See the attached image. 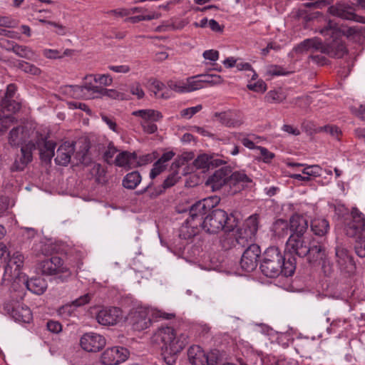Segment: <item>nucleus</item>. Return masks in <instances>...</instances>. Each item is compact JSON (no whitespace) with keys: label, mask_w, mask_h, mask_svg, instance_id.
<instances>
[{"label":"nucleus","mask_w":365,"mask_h":365,"mask_svg":"<svg viewBox=\"0 0 365 365\" xmlns=\"http://www.w3.org/2000/svg\"><path fill=\"white\" fill-rule=\"evenodd\" d=\"M319 32L325 38V43L318 38H313V43L309 51L312 54L319 51L331 58H340L347 53L345 44L341 41L344 33L336 23L329 20L326 26L319 29Z\"/></svg>","instance_id":"obj_1"},{"label":"nucleus","mask_w":365,"mask_h":365,"mask_svg":"<svg viewBox=\"0 0 365 365\" xmlns=\"http://www.w3.org/2000/svg\"><path fill=\"white\" fill-rule=\"evenodd\" d=\"M156 335L162 342L160 360L165 365H175L180 354L189 343L188 336L170 327L159 329Z\"/></svg>","instance_id":"obj_2"},{"label":"nucleus","mask_w":365,"mask_h":365,"mask_svg":"<svg viewBox=\"0 0 365 365\" xmlns=\"http://www.w3.org/2000/svg\"><path fill=\"white\" fill-rule=\"evenodd\" d=\"M174 317V314L166 313L148 307L140 306L130 312L129 320L133 329L142 331L150 327L152 319L154 318L171 319Z\"/></svg>","instance_id":"obj_3"},{"label":"nucleus","mask_w":365,"mask_h":365,"mask_svg":"<svg viewBox=\"0 0 365 365\" xmlns=\"http://www.w3.org/2000/svg\"><path fill=\"white\" fill-rule=\"evenodd\" d=\"M293 233L289 236L287 245L299 257H304L307 255L309 250L307 246L313 235L322 237L327 234V230H293Z\"/></svg>","instance_id":"obj_4"},{"label":"nucleus","mask_w":365,"mask_h":365,"mask_svg":"<svg viewBox=\"0 0 365 365\" xmlns=\"http://www.w3.org/2000/svg\"><path fill=\"white\" fill-rule=\"evenodd\" d=\"M37 271L44 276H54L61 282L71 277L72 272L59 257H52L40 261L36 265Z\"/></svg>","instance_id":"obj_5"},{"label":"nucleus","mask_w":365,"mask_h":365,"mask_svg":"<svg viewBox=\"0 0 365 365\" xmlns=\"http://www.w3.org/2000/svg\"><path fill=\"white\" fill-rule=\"evenodd\" d=\"M220 201L217 197L205 198L193 204L190 208V217L185 220L189 228H197L205 219V215Z\"/></svg>","instance_id":"obj_6"},{"label":"nucleus","mask_w":365,"mask_h":365,"mask_svg":"<svg viewBox=\"0 0 365 365\" xmlns=\"http://www.w3.org/2000/svg\"><path fill=\"white\" fill-rule=\"evenodd\" d=\"M238 222L233 215L220 209L215 210L207 215L201 224V228H237Z\"/></svg>","instance_id":"obj_7"},{"label":"nucleus","mask_w":365,"mask_h":365,"mask_svg":"<svg viewBox=\"0 0 365 365\" xmlns=\"http://www.w3.org/2000/svg\"><path fill=\"white\" fill-rule=\"evenodd\" d=\"M283 256L277 247H269L264 252V257L260 265L263 274L274 278L280 274L281 262Z\"/></svg>","instance_id":"obj_8"},{"label":"nucleus","mask_w":365,"mask_h":365,"mask_svg":"<svg viewBox=\"0 0 365 365\" xmlns=\"http://www.w3.org/2000/svg\"><path fill=\"white\" fill-rule=\"evenodd\" d=\"M33 252L36 257L40 255L48 256L54 253L67 255L71 250L70 246L62 241H53L45 239L34 245Z\"/></svg>","instance_id":"obj_9"},{"label":"nucleus","mask_w":365,"mask_h":365,"mask_svg":"<svg viewBox=\"0 0 365 365\" xmlns=\"http://www.w3.org/2000/svg\"><path fill=\"white\" fill-rule=\"evenodd\" d=\"M187 359L192 365H218L219 360L216 353L207 354L198 345H192L189 347Z\"/></svg>","instance_id":"obj_10"},{"label":"nucleus","mask_w":365,"mask_h":365,"mask_svg":"<svg viewBox=\"0 0 365 365\" xmlns=\"http://www.w3.org/2000/svg\"><path fill=\"white\" fill-rule=\"evenodd\" d=\"M134 116L140 117L143 130L145 133L153 134L158 130V126L155 122L159 121L163 118L160 112L153 109H142L135 110L132 113Z\"/></svg>","instance_id":"obj_11"},{"label":"nucleus","mask_w":365,"mask_h":365,"mask_svg":"<svg viewBox=\"0 0 365 365\" xmlns=\"http://www.w3.org/2000/svg\"><path fill=\"white\" fill-rule=\"evenodd\" d=\"M85 81L82 86H70L69 88L73 92V98H82L86 99H93L101 97V93L103 87L93 84V79L84 78Z\"/></svg>","instance_id":"obj_12"},{"label":"nucleus","mask_w":365,"mask_h":365,"mask_svg":"<svg viewBox=\"0 0 365 365\" xmlns=\"http://www.w3.org/2000/svg\"><path fill=\"white\" fill-rule=\"evenodd\" d=\"M4 309L15 321L29 323L32 320V313L30 309L18 302H6Z\"/></svg>","instance_id":"obj_13"},{"label":"nucleus","mask_w":365,"mask_h":365,"mask_svg":"<svg viewBox=\"0 0 365 365\" xmlns=\"http://www.w3.org/2000/svg\"><path fill=\"white\" fill-rule=\"evenodd\" d=\"M97 322L103 326H113L123 319L122 310L115 307H103L96 314Z\"/></svg>","instance_id":"obj_14"},{"label":"nucleus","mask_w":365,"mask_h":365,"mask_svg":"<svg viewBox=\"0 0 365 365\" xmlns=\"http://www.w3.org/2000/svg\"><path fill=\"white\" fill-rule=\"evenodd\" d=\"M129 351L122 346H113L106 349L101 354V361L105 365H118L124 362L128 357Z\"/></svg>","instance_id":"obj_15"},{"label":"nucleus","mask_w":365,"mask_h":365,"mask_svg":"<svg viewBox=\"0 0 365 365\" xmlns=\"http://www.w3.org/2000/svg\"><path fill=\"white\" fill-rule=\"evenodd\" d=\"M31 140L34 141L35 150L38 149L39 150L41 159L50 162L55 154L56 143L53 140H48L46 137L38 133H36L35 137Z\"/></svg>","instance_id":"obj_16"},{"label":"nucleus","mask_w":365,"mask_h":365,"mask_svg":"<svg viewBox=\"0 0 365 365\" xmlns=\"http://www.w3.org/2000/svg\"><path fill=\"white\" fill-rule=\"evenodd\" d=\"M261 254V250L257 244H251L244 251L241 260L240 266L246 272H252L257 266L258 259Z\"/></svg>","instance_id":"obj_17"},{"label":"nucleus","mask_w":365,"mask_h":365,"mask_svg":"<svg viewBox=\"0 0 365 365\" xmlns=\"http://www.w3.org/2000/svg\"><path fill=\"white\" fill-rule=\"evenodd\" d=\"M235 230H226L225 237L229 238V244H233L234 237L236 242L241 247H245L251 244H255L257 230H237L236 234L232 232Z\"/></svg>","instance_id":"obj_18"},{"label":"nucleus","mask_w":365,"mask_h":365,"mask_svg":"<svg viewBox=\"0 0 365 365\" xmlns=\"http://www.w3.org/2000/svg\"><path fill=\"white\" fill-rule=\"evenodd\" d=\"M24 257L19 252L13 254L12 257H9L4 265V279L11 281L17 277L20 274V269L23 265Z\"/></svg>","instance_id":"obj_19"},{"label":"nucleus","mask_w":365,"mask_h":365,"mask_svg":"<svg viewBox=\"0 0 365 365\" xmlns=\"http://www.w3.org/2000/svg\"><path fill=\"white\" fill-rule=\"evenodd\" d=\"M106 339L101 334L88 332L84 334L80 340L83 349L88 352H97L106 345Z\"/></svg>","instance_id":"obj_20"},{"label":"nucleus","mask_w":365,"mask_h":365,"mask_svg":"<svg viewBox=\"0 0 365 365\" xmlns=\"http://www.w3.org/2000/svg\"><path fill=\"white\" fill-rule=\"evenodd\" d=\"M34 150H35V145L34 144L33 140H30L27 144L21 146V156H19L15 159L12 166L11 167V170L12 172L24 170L27 165L32 161V153Z\"/></svg>","instance_id":"obj_21"},{"label":"nucleus","mask_w":365,"mask_h":365,"mask_svg":"<svg viewBox=\"0 0 365 365\" xmlns=\"http://www.w3.org/2000/svg\"><path fill=\"white\" fill-rule=\"evenodd\" d=\"M230 173L231 170L228 168H221L208 178L206 185L210 186L213 191L218 190L226 183L230 184Z\"/></svg>","instance_id":"obj_22"},{"label":"nucleus","mask_w":365,"mask_h":365,"mask_svg":"<svg viewBox=\"0 0 365 365\" xmlns=\"http://www.w3.org/2000/svg\"><path fill=\"white\" fill-rule=\"evenodd\" d=\"M30 138L29 130L25 126H17L12 128L9 135V143L17 147L27 144Z\"/></svg>","instance_id":"obj_23"},{"label":"nucleus","mask_w":365,"mask_h":365,"mask_svg":"<svg viewBox=\"0 0 365 365\" xmlns=\"http://www.w3.org/2000/svg\"><path fill=\"white\" fill-rule=\"evenodd\" d=\"M21 105L11 98H4L0 103V119L5 118L3 122L6 120L15 121V118L12 115L19 111Z\"/></svg>","instance_id":"obj_24"},{"label":"nucleus","mask_w":365,"mask_h":365,"mask_svg":"<svg viewBox=\"0 0 365 365\" xmlns=\"http://www.w3.org/2000/svg\"><path fill=\"white\" fill-rule=\"evenodd\" d=\"M75 150L74 143L66 142L61 145L56 150L55 163L57 165L66 166L71 161V155Z\"/></svg>","instance_id":"obj_25"},{"label":"nucleus","mask_w":365,"mask_h":365,"mask_svg":"<svg viewBox=\"0 0 365 365\" xmlns=\"http://www.w3.org/2000/svg\"><path fill=\"white\" fill-rule=\"evenodd\" d=\"M137 160V155L135 153H130L128 151H123L117 155L114 164L120 168L129 170L135 167V161Z\"/></svg>","instance_id":"obj_26"},{"label":"nucleus","mask_w":365,"mask_h":365,"mask_svg":"<svg viewBox=\"0 0 365 365\" xmlns=\"http://www.w3.org/2000/svg\"><path fill=\"white\" fill-rule=\"evenodd\" d=\"M349 5L346 4H336L329 8V12L332 15L343 19L350 20L353 18V12L348 11Z\"/></svg>","instance_id":"obj_27"},{"label":"nucleus","mask_w":365,"mask_h":365,"mask_svg":"<svg viewBox=\"0 0 365 365\" xmlns=\"http://www.w3.org/2000/svg\"><path fill=\"white\" fill-rule=\"evenodd\" d=\"M25 284L29 291L38 295L43 294L47 287L46 282L41 277L31 278Z\"/></svg>","instance_id":"obj_28"},{"label":"nucleus","mask_w":365,"mask_h":365,"mask_svg":"<svg viewBox=\"0 0 365 365\" xmlns=\"http://www.w3.org/2000/svg\"><path fill=\"white\" fill-rule=\"evenodd\" d=\"M142 177L138 171H133L125 175L122 185L128 190H134L140 183Z\"/></svg>","instance_id":"obj_29"},{"label":"nucleus","mask_w":365,"mask_h":365,"mask_svg":"<svg viewBox=\"0 0 365 365\" xmlns=\"http://www.w3.org/2000/svg\"><path fill=\"white\" fill-rule=\"evenodd\" d=\"M8 51H12L15 54L21 58H24L29 60L35 58V53L28 46L19 45L16 43H12L11 47L6 48Z\"/></svg>","instance_id":"obj_30"},{"label":"nucleus","mask_w":365,"mask_h":365,"mask_svg":"<svg viewBox=\"0 0 365 365\" xmlns=\"http://www.w3.org/2000/svg\"><path fill=\"white\" fill-rule=\"evenodd\" d=\"M252 182V179L245 171H235L230 174V185H241L242 187Z\"/></svg>","instance_id":"obj_31"},{"label":"nucleus","mask_w":365,"mask_h":365,"mask_svg":"<svg viewBox=\"0 0 365 365\" xmlns=\"http://www.w3.org/2000/svg\"><path fill=\"white\" fill-rule=\"evenodd\" d=\"M356 236L355 251L361 258L365 257V230H354Z\"/></svg>","instance_id":"obj_32"},{"label":"nucleus","mask_w":365,"mask_h":365,"mask_svg":"<svg viewBox=\"0 0 365 365\" xmlns=\"http://www.w3.org/2000/svg\"><path fill=\"white\" fill-rule=\"evenodd\" d=\"M264 98L266 102L269 103H280L287 98V95L285 92L279 88L267 92Z\"/></svg>","instance_id":"obj_33"},{"label":"nucleus","mask_w":365,"mask_h":365,"mask_svg":"<svg viewBox=\"0 0 365 365\" xmlns=\"http://www.w3.org/2000/svg\"><path fill=\"white\" fill-rule=\"evenodd\" d=\"M215 117L227 127H238L242 125V121L232 118L230 113L227 112L215 113Z\"/></svg>","instance_id":"obj_34"},{"label":"nucleus","mask_w":365,"mask_h":365,"mask_svg":"<svg viewBox=\"0 0 365 365\" xmlns=\"http://www.w3.org/2000/svg\"><path fill=\"white\" fill-rule=\"evenodd\" d=\"M336 257L337 262L341 267L351 265L353 266L352 258L348 254L347 250L341 246L336 247Z\"/></svg>","instance_id":"obj_35"},{"label":"nucleus","mask_w":365,"mask_h":365,"mask_svg":"<svg viewBox=\"0 0 365 365\" xmlns=\"http://www.w3.org/2000/svg\"><path fill=\"white\" fill-rule=\"evenodd\" d=\"M295 269L296 262L294 257H289L288 259L283 257L281 262L280 274L285 277H289L294 274Z\"/></svg>","instance_id":"obj_36"},{"label":"nucleus","mask_w":365,"mask_h":365,"mask_svg":"<svg viewBox=\"0 0 365 365\" xmlns=\"http://www.w3.org/2000/svg\"><path fill=\"white\" fill-rule=\"evenodd\" d=\"M314 239L312 240V241ZM312 240L309 242L307 248L309 250V253L307 256H308V259L310 262H316L319 259L322 258L323 252L322 246L319 245H311Z\"/></svg>","instance_id":"obj_37"},{"label":"nucleus","mask_w":365,"mask_h":365,"mask_svg":"<svg viewBox=\"0 0 365 365\" xmlns=\"http://www.w3.org/2000/svg\"><path fill=\"white\" fill-rule=\"evenodd\" d=\"M289 228H308V220L302 215L294 214L289 220Z\"/></svg>","instance_id":"obj_38"},{"label":"nucleus","mask_w":365,"mask_h":365,"mask_svg":"<svg viewBox=\"0 0 365 365\" xmlns=\"http://www.w3.org/2000/svg\"><path fill=\"white\" fill-rule=\"evenodd\" d=\"M197 76L187 78L185 81V93H190L203 88L202 79H196Z\"/></svg>","instance_id":"obj_39"},{"label":"nucleus","mask_w":365,"mask_h":365,"mask_svg":"<svg viewBox=\"0 0 365 365\" xmlns=\"http://www.w3.org/2000/svg\"><path fill=\"white\" fill-rule=\"evenodd\" d=\"M230 138H235L240 141L245 147L250 150L257 149L258 145H255V143L245 137L243 133H232Z\"/></svg>","instance_id":"obj_40"},{"label":"nucleus","mask_w":365,"mask_h":365,"mask_svg":"<svg viewBox=\"0 0 365 365\" xmlns=\"http://www.w3.org/2000/svg\"><path fill=\"white\" fill-rule=\"evenodd\" d=\"M212 163L211 158L207 154H202L197 156L193 161V165L196 169L208 168L210 165Z\"/></svg>","instance_id":"obj_41"},{"label":"nucleus","mask_w":365,"mask_h":365,"mask_svg":"<svg viewBox=\"0 0 365 365\" xmlns=\"http://www.w3.org/2000/svg\"><path fill=\"white\" fill-rule=\"evenodd\" d=\"M86 79H93L95 83H98L104 86H110L113 82V79L109 74L88 75Z\"/></svg>","instance_id":"obj_42"},{"label":"nucleus","mask_w":365,"mask_h":365,"mask_svg":"<svg viewBox=\"0 0 365 365\" xmlns=\"http://www.w3.org/2000/svg\"><path fill=\"white\" fill-rule=\"evenodd\" d=\"M18 68L25 73L31 75L38 76L41 73V70L37 66L24 61H20L18 63Z\"/></svg>","instance_id":"obj_43"},{"label":"nucleus","mask_w":365,"mask_h":365,"mask_svg":"<svg viewBox=\"0 0 365 365\" xmlns=\"http://www.w3.org/2000/svg\"><path fill=\"white\" fill-rule=\"evenodd\" d=\"M102 96H107L112 99H117L120 101L128 100V96L127 94L119 92L114 89H107L105 88H103L101 93V97Z\"/></svg>","instance_id":"obj_44"},{"label":"nucleus","mask_w":365,"mask_h":365,"mask_svg":"<svg viewBox=\"0 0 365 365\" xmlns=\"http://www.w3.org/2000/svg\"><path fill=\"white\" fill-rule=\"evenodd\" d=\"M319 131H324L337 140H339V136L341 135V130L337 126L333 125L320 127Z\"/></svg>","instance_id":"obj_45"},{"label":"nucleus","mask_w":365,"mask_h":365,"mask_svg":"<svg viewBox=\"0 0 365 365\" xmlns=\"http://www.w3.org/2000/svg\"><path fill=\"white\" fill-rule=\"evenodd\" d=\"M202 77V82L209 83L211 86L219 85L223 83L222 78L219 75H205Z\"/></svg>","instance_id":"obj_46"},{"label":"nucleus","mask_w":365,"mask_h":365,"mask_svg":"<svg viewBox=\"0 0 365 365\" xmlns=\"http://www.w3.org/2000/svg\"><path fill=\"white\" fill-rule=\"evenodd\" d=\"M202 109V106L199 104L194 107H190L185 109H182L180 111V115L182 118H186L187 119L191 118L194 115L200 111Z\"/></svg>","instance_id":"obj_47"},{"label":"nucleus","mask_w":365,"mask_h":365,"mask_svg":"<svg viewBox=\"0 0 365 365\" xmlns=\"http://www.w3.org/2000/svg\"><path fill=\"white\" fill-rule=\"evenodd\" d=\"M168 86L173 91L178 93H185V81H168Z\"/></svg>","instance_id":"obj_48"},{"label":"nucleus","mask_w":365,"mask_h":365,"mask_svg":"<svg viewBox=\"0 0 365 365\" xmlns=\"http://www.w3.org/2000/svg\"><path fill=\"white\" fill-rule=\"evenodd\" d=\"M180 179V177L178 175V172H173L170 175L168 176V178L164 180L163 183V187L164 189H167L175 185L178 180Z\"/></svg>","instance_id":"obj_49"},{"label":"nucleus","mask_w":365,"mask_h":365,"mask_svg":"<svg viewBox=\"0 0 365 365\" xmlns=\"http://www.w3.org/2000/svg\"><path fill=\"white\" fill-rule=\"evenodd\" d=\"M351 216L353 220L358 224V226L365 227V218L362 212H361L357 208L354 207L351 210Z\"/></svg>","instance_id":"obj_50"},{"label":"nucleus","mask_w":365,"mask_h":365,"mask_svg":"<svg viewBox=\"0 0 365 365\" xmlns=\"http://www.w3.org/2000/svg\"><path fill=\"white\" fill-rule=\"evenodd\" d=\"M346 323V319H333L330 324V326L327 328V331L329 334L336 332L338 329L344 327V326Z\"/></svg>","instance_id":"obj_51"},{"label":"nucleus","mask_w":365,"mask_h":365,"mask_svg":"<svg viewBox=\"0 0 365 365\" xmlns=\"http://www.w3.org/2000/svg\"><path fill=\"white\" fill-rule=\"evenodd\" d=\"M148 82L150 83V90L154 93L155 96L165 88L164 83L157 79L151 78Z\"/></svg>","instance_id":"obj_52"},{"label":"nucleus","mask_w":365,"mask_h":365,"mask_svg":"<svg viewBox=\"0 0 365 365\" xmlns=\"http://www.w3.org/2000/svg\"><path fill=\"white\" fill-rule=\"evenodd\" d=\"M130 92L136 96L138 99H141L145 96V92L141 88L140 84L138 82H135L130 86Z\"/></svg>","instance_id":"obj_53"},{"label":"nucleus","mask_w":365,"mask_h":365,"mask_svg":"<svg viewBox=\"0 0 365 365\" xmlns=\"http://www.w3.org/2000/svg\"><path fill=\"white\" fill-rule=\"evenodd\" d=\"M259 215L253 214L250 215L245 222V228H258Z\"/></svg>","instance_id":"obj_54"},{"label":"nucleus","mask_w":365,"mask_h":365,"mask_svg":"<svg viewBox=\"0 0 365 365\" xmlns=\"http://www.w3.org/2000/svg\"><path fill=\"white\" fill-rule=\"evenodd\" d=\"M313 42V38H307L301 42L295 48V51L297 53H303L305 51H309L312 47V43Z\"/></svg>","instance_id":"obj_55"},{"label":"nucleus","mask_w":365,"mask_h":365,"mask_svg":"<svg viewBox=\"0 0 365 365\" xmlns=\"http://www.w3.org/2000/svg\"><path fill=\"white\" fill-rule=\"evenodd\" d=\"M92 295L89 293L85 294L72 302L75 307H80L90 302Z\"/></svg>","instance_id":"obj_56"},{"label":"nucleus","mask_w":365,"mask_h":365,"mask_svg":"<svg viewBox=\"0 0 365 365\" xmlns=\"http://www.w3.org/2000/svg\"><path fill=\"white\" fill-rule=\"evenodd\" d=\"M155 158V156L154 153H148L146 155H143L139 157L138 159L137 158V160L135 161V166H142L150 163L154 160Z\"/></svg>","instance_id":"obj_57"},{"label":"nucleus","mask_w":365,"mask_h":365,"mask_svg":"<svg viewBox=\"0 0 365 365\" xmlns=\"http://www.w3.org/2000/svg\"><path fill=\"white\" fill-rule=\"evenodd\" d=\"M166 168V165H162L158 160L153 164V167L150 173V178L151 179L155 178L160 175Z\"/></svg>","instance_id":"obj_58"},{"label":"nucleus","mask_w":365,"mask_h":365,"mask_svg":"<svg viewBox=\"0 0 365 365\" xmlns=\"http://www.w3.org/2000/svg\"><path fill=\"white\" fill-rule=\"evenodd\" d=\"M247 88L250 91L255 92H264L266 91V83L263 81H258L255 83H250Z\"/></svg>","instance_id":"obj_59"},{"label":"nucleus","mask_w":365,"mask_h":365,"mask_svg":"<svg viewBox=\"0 0 365 365\" xmlns=\"http://www.w3.org/2000/svg\"><path fill=\"white\" fill-rule=\"evenodd\" d=\"M257 150H259L261 155L262 156L263 162L268 163L274 158V154L269 151L266 148L262 146H257Z\"/></svg>","instance_id":"obj_60"},{"label":"nucleus","mask_w":365,"mask_h":365,"mask_svg":"<svg viewBox=\"0 0 365 365\" xmlns=\"http://www.w3.org/2000/svg\"><path fill=\"white\" fill-rule=\"evenodd\" d=\"M74 308L75 307L72 302L71 304H67L59 308L58 314L63 317H69L73 313Z\"/></svg>","instance_id":"obj_61"},{"label":"nucleus","mask_w":365,"mask_h":365,"mask_svg":"<svg viewBox=\"0 0 365 365\" xmlns=\"http://www.w3.org/2000/svg\"><path fill=\"white\" fill-rule=\"evenodd\" d=\"M9 252L5 245L0 243V266L6 265V260L9 259Z\"/></svg>","instance_id":"obj_62"},{"label":"nucleus","mask_w":365,"mask_h":365,"mask_svg":"<svg viewBox=\"0 0 365 365\" xmlns=\"http://www.w3.org/2000/svg\"><path fill=\"white\" fill-rule=\"evenodd\" d=\"M319 170L320 168L318 165L307 166L303 169L302 173L305 175H307L309 178L310 176H317L319 175Z\"/></svg>","instance_id":"obj_63"},{"label":"nucleus","mask_w":365,"mask_h":365,"mask_svg":"<svg viewBox=\"0 0 365 365\" xmlns=\"http://www.w3.org/2000/svg\"><path fill=\"white\" fill-rule=\"evenodd\" d=\"M219 52L213 49L206 50L202 53V56L205 59L210 60L211 61H217L219 58Z\"/></svg>","instance_id":"obj_64"}]
</instances>
